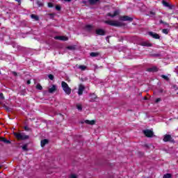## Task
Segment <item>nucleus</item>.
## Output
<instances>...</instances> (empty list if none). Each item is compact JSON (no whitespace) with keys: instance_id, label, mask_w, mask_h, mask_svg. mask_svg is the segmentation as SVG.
I'll list each match as a JSON object with an SVG mask.
<instances>
[{"instance_id":"nucleus-24","label":"nucleus","mask_w":178,"mask_h":178,"mask_svg":"<svg viewBox=\"0 0 178 178\" xmlns=\"http://www.w3.org/2000/svg\"><path fill=\"white\" fill-rule=\"evenodd\" d=\"M163 5L166 8H170V9H172V6L169 5V3L165 1L164 0L163 1Z\"/></svg>"},{"instance_id":"nucleus-12","label":"nucleus","mask_w":178,"mask_h":178,"mask_svg":"<svg viewBox=\"0 0 178 178\" xmlns=\"http://www.w3.org/2000/svg\"><path fill=\"white\" fill-rule=\"evenodd\" d=\"M86 87L83 85H79V89H78V95H83V91H84Z\"/></svg>"},{"instance_id":"nucleus-23","label":"nucleus","mask_w":178,"mask_h":178,"mask_svg":"<svg viewBox=\"0 0 178 178\" xmlns=\"http://www.w3.org/2000/svg\"><path fill=\"white\" fill-rule=\"evenodd\" d=\"M3 108H4V109H6V111L7 112H12V108L8 106H6V104L3 105Z\"/></svg>"},{"instance_id":"nucleus-19","label":"nucleus","mask_w":178,"mask_h":178,"mask_svg":"<svg viewBox=\"0 0 178 178\" xmlns=\"http://www.w3.org/2000/svg\"><path fill=\"white\" fill-rule=\"evenodd\" d=\"M67 49H69L70 51H76L77 49V46L76 45H71L67 47Z\"/></svg>"},{"instance_id":"nucleus-26","label":"nucleus","mask_w":178,"mask_h":178,"mask_svg":"<svg viewBox=\"0 0 178 178\" xmlns=\"http://www.w3.org/2000/svg\"><path fill=\"white\" fill-rule=\"evenodd\" d=\"M163 178H172V174H170V173L165 174L163 175Z\"/></svg>"},{"instance_id":"nucleus-35","label":"nucleus","mask_w":178,"mask_h":178,"mask_svg":"<svg viewBox=\"0 0 178 178\" xmlns=\"http://www.w3.org/2000/svg\"><path fill=\"white\" fill-rule=\"evenodd\" d=\"M0 98L2 99V101H3V99H5V97L3 96V93H2V92L0 93Z\"/></svg>"},{"instance_id":"nucleus-45","label":"nucleus","mask_w":178,"mask_h":178,"mask_svg":"<svg viewBox=\"0 0 178 178\" xmlns=\"http://www.w3.org/2000/svg\"><path fill=\"white\" fill-rule=\"evenodd\" d=\"M70 178H77V176L76 175H72Z\"/></svg>"},{"instance_id":"nucleus-43","label":"nucleus","mask_w":178,"mask_h":178,"mask_svg":"<svg viewBox=\"0 0 178 178\" xmlns=\"http://www.w3.org/2000/svg\"><path fill=\"white\" fill-rule=\"evenodd\" d=\"M173 88H174V90H175V91L178 90L177 86H176V85L173 86Z\"/></svg>"},{"instance_id":"nucleus-48","label":"nucleus","mask_w":178,"mask_h":178,"mask_svg":"<svg viewBox=\"0 0 178 178\" xmlns=\"http://www.w3.org/2000/svg\"><path fill=\"white\" fill-rule=\"evenodd\" d=\"M159 92H160L161 94H162V92H163V89H161V90H159Z\"/></svg>"},{"instance_id":"nucleus-39","label":"nucleus","mask_w":178,"mask_h":178,"mask_svg":"<svg viewBox=\"0 0 178 178\" xmlns=\"http://www.w3.org/2000/svg\"><path fill=\"white\" fill-rule=\"evenodd\" d=\"M153 56L156 57V58H159V56H161L160 54H153Z\"/></svg>"},{"instance_id":"nucleus-49","label":"nucleus","mask_w":178,"mask_h":178,"mask_svg":"<svg viewBox=\"0 0 178 178\" xmlns=\"http://www.w3.org/2000/svg\"><path fill=\"white\" fill-rule=\"evenodd\" d=\"M16 1V2H21L22 1V0H15Z\"/></svg>"},{"instance_id":"nucleus-13","label":"nucleus","mask_w":178,"mask_h":178,"mask_svg":"<svg viewBox=\"0 0 178 178\" xmlns=\"http://www.w3.org/2000/svg\"><path fill=\"white\" fill-rule=\"evenodd\" d=\"M90 99L89 100V102H95V100L97 99V98H98L97 95H95V93L90 94Z\"/></svg>"},{"instance_id":"nucleus-30","label":"nucleus","mask_w":178,"mask_h":178,"mask_svg":"<svg viewBox=\"0 0 178 178\" xmlns=\"http://www.w3.org/2000/svg\"><path fill=\"white\" fill-rule=\"evenodd\" d=\"M79 69H81V70H86L87 67L86 65H79Z\"/></svg>"},{"instance_id":"nucleus-3","label":"nucleus","mask_w":178,"mask_h":178,"mask_svg":"<svg viewBox=\"0 0 178 178\" xmlns=\"http://www.w3.org/2000/svg\"><path fill=\"white\" fill-rule=\"evenodd\" d=\"M61 87L63 90V91L67 94V95H70L72 94V88L69 87V85L65 81L61 82Z\"/></svg>"},{"instance_id":"nucleus-11","label":"nucleus","mask_w":178,"mask_h":178,"mask_svg":"<svg viewBox=\"0 0 178 178\" xmlns=\"http://www.w3.org/2000/svg\"><path fill=\"white\" fill-rule=\"evenodd\" d=\"M55 40H59L60 41H67V40H69V38L66 37V36H55L54 37Z\"/></svg>"},{"instance_id":"nucleus-5","label":"nucleus","mask_w":178,"mask_h":178,"mask_svg":"<svg viewBox=\"0 0 178 178\" xmlns=\"http://www.w3.org/2000/svg\"><path fill=\"white\" fill-rule=\"evenodd\" d=\"M143 131L146 137H148V138L154 137V131L149 129H145V130H143Z\"/></svg>"},{"instance_id":"nucleus-1","label":"nucleus","mask_w":178,"mask_h":178,"mask_svg":"<svg viewBox=\"0 0 178 178\" xmlns=\"http://www.w3.org/2000/svg\"><path fill=\"white\" fill-rule=\"evenodd\" d=\"M13 134L17 140H24L30 138L29 136L26 135L23 132H14Z\"/></svg>"},{"instance_id":"nucleus-17","label":"nucleus","mask_w":178,"mask_h":178,"mask_svg":"<svg viewBox=\"0 0 178 178\" xmlns=\"http://www.w3.org/2000/svg\"><path fill=\"white\" fill-rule=\"evenodd\" d=\"M55 91H56V86L52 85V87L49 88V92L50 94H53V92H55Z\"/></svg>"},{"instance_id":"nucleus-2","label":"nucleus","mask_w":178,"mask_h":178,"mask_svg":"<svg viewBox=\"0 0 178 178\" xmlns=\"http://www.w3.org/2000/svg\"><path fill=\"white\" fill-rule=\"evenodd\" d=\"M104 23L105 24H108V26H113L114 27H122L123 26L122 22L115 20H106Z\"/></svg>"},{"instance_id":"nucleus-18","label":"nucleus","mask_w":178,"mask_h":178,"mask_svg":"<svg viewBox=\"0 0 178 178\" xmlns=\"http://www.w3.org/2000/svg\"><path fill=\"white\" fill-rule=\"evenodd\" d=\"M0 141L2 143H4L5 144H10V140H8V139L3 138V137H0Z\"/></svg>"},{"instance_id":"nucleus-47","label":"nucleus","mask_w":178,"mask_h":178,"mask_svg":"<svg viewBox=\"0 0 178 178\" xmlns=\"http://www.w3.org/2000/svg\"><path fill=\"white\" fill-rule=\"evenodd\" d=\"M26 84H31V81L28 80L27 82H26Z\"/></svg>"},{"instance_id":"nucleus-15","label":"nucleus","mask_w":178,"mask_h":178,"mask_svg":"<svg viewBox=\"0 0 178 178\" xmlns=\"http://www.w3.org/2000/svg\"><path fill=\"white\" fill-rule=\"evenodd\" d=\"M140 45H142V47H152V43L149 42V41L142 42Z\"/></svg>"},{"instance_id":"nucleus-27","label":"nucleus","mask_w":178,"mask_h":178,"mask_svg":"<svg viewBox=\"0 0 178 178\" xmlns=\"http://www.w3.org/2000/svg\"><path fill=\"white\" fill-rule=\"evenodd\" d=\"M160 24H163L164 26H168V27H169L168 22H165L162 19L160 20Z\"/></svg>"},{"instance_id":"nucleus-42","label":"nucleus","mask_w":178,"mask_h":178,"mask_svg":"<svg viewBox=\"0 0 178 178\" xmlns=\"http://www.w3.org/2000/svg\"><path fill=\"white\" fill-rule=\"evenodd\" d=\"M149 15H152V16H155L156 13H155V12L150 11Z\"/></svg>"},{"instance_id":"nucleus-46","label":"nucleus","mask_w":178,"mask_h":178,"mask_svg":"<svg viewBox=\"0 0 178 178\" xmlns=\"http://www.w3.org/2000/svg\"><path fill=\"white\" fill-rule=\"evenodd\" d=\"M13 74L14 76H17V73L16 72H13Z\"/></svg>"},{"instance_id":"nucleus-29","label":"nucleus","mask_w":178,"mask_h":178,"mask_svg":"<svg viewBox=\"0 0 178 178\" xmlns=\"http://www.w3.org/2000/svg\"><path fill=\"white\" fill-rule=\"evenodd\" d=\"M161 77H162V79H163L166 81H169V77L166 76L165 75L162 74Z\"/></svg>"},{"instance_id":"nucleus-31","label":"nucleus","mask_w":178,"mask_h":178,"mask_svg":"<svg viewBox=\"0 0 178 178\" xmlns=\"http://www.w3.org/2000/svg\"><path fill=\"white\" fill-rule=\"evenodd\" d=\"M36 88L37 90H40L41 91V90H42V86H41V84L38 83V85L36 86Z\"/></svg>"},{"instance_id":"nucleus-34","label":"nucleus","mask_w":178,"mask_h":178,"mask_svg":"<svg viewBox=\"0 0 178 178\" xmlns=\"http://www.w3.org/2000/svg\"><path fill=\"white\" fill-rule=\"evenodd\" d=\"M76 108L78 111H83V107L81 106V105H77Z\"/></svg>"},{"instance_id":"nucleus-51","label":"nucleus","mask_w":178,"mask_h":178,"mask_svg":"<svg viewBox=\"0 0 178 178\" xmlns=\"http://www.w3.org/2000/svg\"><path fill=\"white\" fill-rule=\"evenodd\" d=\"M0 104H2V102L0 101Z\"/></svg>"},{"instance_id":"nucleus-25","label":"nucleus","mask_w":178,"mask_h":178,"mask_svg":"<svg viewBox=\"0 0 178 178\" xmlns=\"http://www.w3.org/2000/svg\"><path fill=\"white\" fill-rule=\"evenodd\" d=\"M29 147V143H26L25 145H24L22 148L24 151H29V148H27Z\"/></svg>"},{"instance_id":"nucleus-20","label":"nucleus","mask_w":178,"mask_h":178,"mask_svg":"<svg viewBox=\"0 0 178 178\" xmlns=\"http://www.w3.org/2000/svg\"><path fill=\"white\" fill-rule=\"evenodd\" d=\"M99 55H101V54L99 52H91L90 54V56L92 58H97V56H99Z\"/></svg>"},{"instance_id":"nucleus-33","label":"nucleus","mask_w":178,"mask_h":178,"mask_svg":"<svg viewBox=\"0 0 178 178\" xmlns=\"http://www.w3.org/2000/svg\"><path fill=\"white\" fill-rule=\"evenodd\" d=\"M48 77L50 80H54V79H55V76H54V75L51 74L48 75Z\"/></svg>"},{"instance_id":"nucleus-50","label":"nucleus","mask_w":178,"mask_h":178,"mask_svg":"<svg viewBox=\"0 0 178 178\" xmlns=\"http://www.w3.org/2000/svg\"><path fill=\"white\" fill-rule=\"evenodd\" d=\"M50 15V16H52V17H54V14H49Z\"/></svg>"},{"instance_id":"nucleus-4","label":"nucleus","mask_w":178,"mask_h":178,"mask_svg":"<svg viewBox=\"0 0 178 178\" xmlns=\"http://www.w3.org/2000/svg\"><path fill=\"white\" fill-rule=\"evenodd\" d=\"M163 140L164 141V143H175V139H173V138H172V136L169 134L165 135Z\"/></svg>"},{"instance_id":"nucleus-7","label":"nucleus","mask_w":178,"mask_h":178,"mask_svg":"<svg viewBox=\"0 0 178 178\" xmlns=\"http://www.w3.org/2000/svg\"><path fill=\"white\" fill-rule=\"evenodd\" d=\"M95 33L97 35H106V31L102 29H98L95 30Z\"/></svg>"},{"instance_id":"nucleus-6","label":"nucleus","mask_w":178,"mask_h":178,"mask_svg":"<svg viewBox=\"0 0 178 178\" xmlns=\"http://www.w3.org/2000/svg\"><path fill=\"white\" fill-rule=\"evenodd\" d=\"M99 1V0H82V3H84V5H87V3H89L90 5H95V3Z\"/></svg>"},{"instance_id":"nucleus-32","label":"nucleus","mask_w":178,"mask_h":178,"mask_svg":"<svg viewBox=\"0 0 178 178\" xmlns=\"http://www.w3.org/2000/svg\"><path fill=\"white\" fill-rule=\"evenodd\" d=\"M162 33H163V34H169V31L168 29H164L162 30Z\"/></svg>"},{"instance_id":"nucleus-9","label":"nucleus","mask_w":178,"mask_h":178,"mask_svg":"<svg viewBox=\"0 0 178 178\" xmlns=\"http://www.w3.org/2000/svg\"><path fill=\"white\" fill-rule=\"evenodd\" d=\"M149 35L152 37V38H155V40H159L161 38V36L158 33L154 32H149Z\"/></svg>"},{"instance_id":"nucleus-14","label":"nucleus","mask_w":178,"mask_h":178,"mask_svg":"<svg viewBox=\"0 0 178 178\" xmlns=\"http://www.w3.org/2000/svg\"><path fill=\"white\" fill-rule=\"evenodd\" d=\"M158 70H159V68L157 67L156 66H154L147 69V72H158Z\"/></svg>"},{"instance_id":"nucleus-44","label":"nucleus","mask_w":178,"mask_h":178,"mask_svg":"<svg viewBox=\"0 0 178 178\" xmlns=\"http://www.w3.org/2000/svg\"><path fill=\"white\" fill-rule=\"evenodd\" d=\"M90 120H85V123H86V124H90Z\"/></svg>"},{"instance_id":"nucleus-28","label":"nucleus","mask_w":178,"mask_h":178,"mask_svg":"<svg viewBox=\"0 0 178 178\" xmlns=\"http://www.w3.org/2000/svg\"><path fill=\"white\" fill-rule=\"evenodd\" d=\"M37 5H38L39 7H42V6H44V3H42V1H37Z\"/></svg>"},{"instance_id":"nucleus-41","label":"nucleus","mask_w":178,"mask_h":178,"mask_svg":"<svg viewBox=\"0 0 178 178\" xmlns=\"http://www.w3.org/2000/svg\"><path fill=\"white\" fill-rule=\"evenodd\" d=\"M89 124H91V125L95 124V120H90Z\"/></svg>"},{"instance_id":"nucleus-40","label":"nucleus","mask_w":178,"mask_h":178,"mask_svg":"<svg viewBox=\"0 0 178 178\" xmlns=\"http://www.w3.org/2000/svg\"><path fill=\"white\" fill-rule=\"evenodd\" d=\"M60 9H61V8H60V6H56V10L59 11V10H60Z\"/></svg>"},{"instance_id":"nucleus-52","label":"nucleus","mask_w":178,"mask_h":178,"mask_svg":"<svg viewBox=\"0 0 178 178\" xmlns=\"http://www.w3.org/2000/svg\"><path fill=\"white\" fill-rule=\"evenodd\" d=\"M144 99H147V97H145Z\"/></svg>"},{"instance_id":"nucleus-21","label":"nucleus","mask_w":178,"mask_h":178,"mask_svg":"<svg viewBox=\"0 0 178 178\" xmlns=\"http://www.w3.org/2000/svg\"><path fill=\"white\" fill-rule=\"evenodd\" d=\"M118 11H115L114 13L112 15L111 13H107V16H109L110 17H115V16H118Z\"/></svg>"},{"instance_id":"nucleus-38","label":"nucleus","mask_w":178,"mask_h":178,"mask_svg":"<svg viewBox=\"0 0 178 178\" xmlns=\"http://www.w3.org/2000/svg\"><path fill=\"white\" fill-rule=\"evenodd\" d=\"M48 7H49V8H54V3H48Z\"/></svg>"},{"instance_id":"nucleus-10","label":"nucleus","mask_w":178,"mask_h":178,"mask_svg":"<svg viewBox=\"0 0 178 178\" xmlns=\"http://www.w3.org/2000/svg\"><path fill=\"white\" fill-rule=\"evenodd\" d=\"M84 29L86 30V31L91 33V31L94 30V26L92 25L87 24L85 26Z\"/></svg>"},{"instance_id":"nucleus-22","label":"nucleus","mask_w":178,"mask_h":178,"mask_svg":"<svg viewBox=\"0 0 178 178\" xmlns=\"http://www.w3.org/2000/svg\"><path fill=\"white\" fill-rule=\"evenodd\" d=\"M31 19H34V20H35L36 22H38V20H40V17H38V15H35L34 14L31 15Z\"/></svg>"},{"instance_id":"nucleus-8","label":"nucleus","mask_w":178,"mask_h":178,"mask_svg":"<svg viewBox=\"0 0 178 178\" xmlns=\"http://www.w3.org/2000/svg\"><path fill=\"white\" fill-rule=\"evenodd\" d=\"M120 20L122 22H133V17H129L127 15H124L120 17Z\"/></svg>"},{"instance_id":"nucleus-36","label":"nucleus","mask_w":178,"mask_h":178,"mask_svg":"<svg viewBox=\"0 0 178 178\" xmlns=\"http://www.w3.org/2000/svg\"><path fill=\"white\" fill-rule=\"evenodd\" d=\"M24 130H26V131H30V127H27V126H25L24 127Z\"/></svg>"},{"instance_id":"nucleus-53","label":"nucleus","mask_w":178,"mask_h":178,"mask_svg":"<svg viewBox=\"0 0 178 178\" xmlns=\"http://www.w3.org/2000/svg\"><path fill=\"white\" fill-rule=\"evenodd\" d=\"M1 166L0 165V169H1Z\"/></svg>"},{"instance_id":"nucleus-16","label":"nucleus","mask_w":178,"mask_h":178,"mask_svg":"<svg viewBox=\"0 0 178 178\" xmlns=\"http://www.w3.org/2000/svg\"><path fill=\"white\" fill-rule=\"evenodd\" d=\"M49 140L48 139L42 140L40 142L41 147H45V145H47V144H49Z\"/></svg>"},{"instance_id":"nucleus-37","label":"nucleus","mask_w":178,"mask_h":178,"mask_svg":"<svg viewBox=\"0 0 178 178\" xmlns=\"http://www.w3.org/2000/svg\"><path fill=\"white\" fill-rule=\"evenodd\" d=\"M161 101H162V99H161V98H157V99L155 100V102H156V104H158V102H161Z\"/></svg>"}]
</instances>
